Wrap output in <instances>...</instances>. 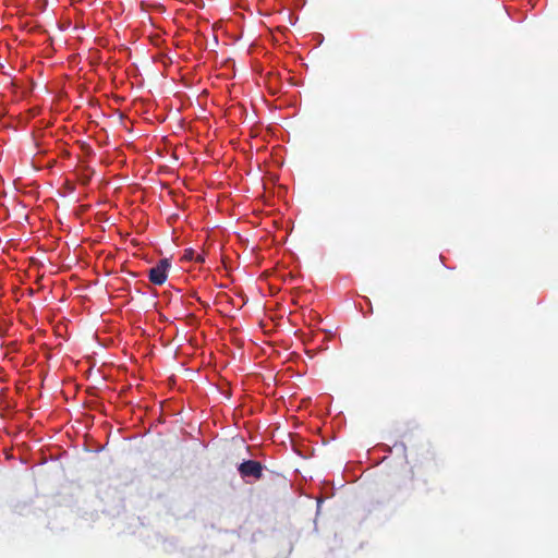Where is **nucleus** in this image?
Wrapping results in <instances>:
<instances>
[{"label":"nucleus","mask_w":558,"mask_h":558,"mask_svg":"<svg viewBox=\"0 0 558 558\" xmlns=\"http://www.w3.org/2000/svg\"><path fill=\"white\" fill-rule=\"evenodd\" d=\"M194 262H196V263H198V264L204 263V262H205V257H204V255H203V254H197V253H196V254H195V259H194Z\"/></svg>","instance_id":"20e7f679"},{"label":"nucleus","mask_w":558,"mask_h":558,"mask_svg":"<svg viewBox=\"0 0 558 558\" xmlns=\"http://www.w3.org/2000/svg\"><path fill=\"white\" fill-rule=\"evenodd\" d=\"M170 268V262L167 258L160 259L156 266L149 269L148 278L151 283L161 286L166 282L168 277V269Z\"/></svg>","instance_id":"f257e3e1"},{"label":"nucleus","mask_w":558,"mask_h":558,"mask_svg":"<svg viewBox=\"0 0 558 558\" xmlns=\"http://www.w3.org/2000/svg\"><path fill=\"white\" fill-rule=\"evenodd\" d=\"M196 252L193 248H186L183 253L182 259L186 262H192L195 259Z\"/></svg>","instance_id":"7ed1b4c3"},{"label":"nucleus","mask_w":558,"mask_h":558,"mask_svg":"<svg viewBox=\"0 0 558 558\" xmlns=\"http://www.w3.org/2000/svg\"><path fill=\"white\" fill-rule=\"evenodd\" d=\"M263 465L255 460H246L238 466V471L242 478L253 477L260 480L263 477Z\"/></svg>","instance_id":"f03ea898"}]
</instances>
